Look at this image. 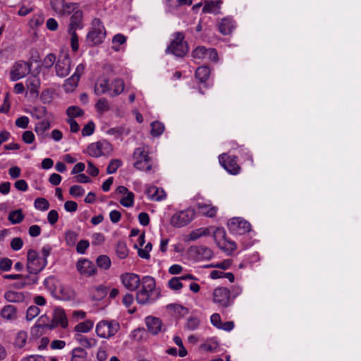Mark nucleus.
Returning <instances> with one entry per match:
<instances>
[{
  "instance_id": "1",
  "label": "nucleus",
  "mask_w": 361,
  "mask_h": 361,
  "mask_svg": "<svg viewBox=\"0 0 361 361\" xmlns=\"http://www.w3.org/2000/svg\"><path fill=\"white\" fill-rule=\"evenodd\" d=\"M140 288L136 293V300L139 304H151L159 297L155 290L156 283L152 276H145L141 279Z\"/></svg>"
},
{
  "instance_id": "2",
  "label": "nucleus",
  "mask_w": 361,
  "mask_h": 361,
  "mask_svg": "<svg viewBox=\"0 0 361 361\" xmlns=\"http://www.w3.org/2000/svg\"><path fill=\"white\" fill-rule=\"evenodd\" d=\"M125 87L124 81L120 78L109 80L106 78L98 80L94 86V92L97 95L107 94L111 97H116L121 94Z\"/></svg>"
},
{
  "instance_id": "3",
  "label": "nucleus",
  "mask_w": 361,
  "mask_h": 361,
  "mask_svg": "<svg viewBox=\"0 0 361 361\" xmlns=\"http://www.w3.org/2000/svg\"><path fill=\"white\" fill-rule=\"evenodd\" d=\"M135 162L133 166L140 171L152 173L157 168V164L149 156V152L145 147L136 148L133 152Z\"/></svg>"
},
{
  "instance_id": "4",
  "label": "nucleus",
  "mask_w": 361,
  "mask_h": 361,
  "mask_svg": "<svg viewBox=\"0 0 361 361\" xmlns=\"http://www.w3.org/2000/svg\"><path fill=\"white\" fill-rule=\"evenodd\" d=\"M47 265V259L40 257L37 251L32 249L27 251L26 267L30 274L37 275Z\"/></svg>"
},
{
  "instance_id": "5",
  "label": "nucleus",
  "mask_w": 361,
  "mask_h": 361,
  "mask_svg": "<svg viewBox=\"0 0 361 361\" xmlns=\"http://www.w3.org/2000/svg\"><path fill=\"white\" fill-rule=\"evenodd\" d=\"M120 324L114 320L104 319L99 322L95 327L97 335L102 338L109 339L119 331Z\"/></svg>"
},
{
  "instance_id": "6",
  "label": "nucleus",
  "mask_w": 361,
  "mask_h": 361,
  "mask_svg": "<svg viewBox=\"0 0 361 361\" xmlns=\"http://www.w3.org/2000/svg\"><path fill=\"white\" fill-rule=\"evenodd\" d=\"M106 37V30L103 23L99 18H94L91 30L87 35V40L91 45H97L103 42Z\"/></svg>"
},
{
  "instance_id": "7",
  "label": "nucleus",
  "mask_w": 361,
  "mask_h": 361,
  "mask_svg": "<svg viewBox=\"0 0 361 361\" xmlns=\"http://www.w3.org/2000/svg\"><path fill=\"white\" fill-rule=\"evenodd\" d=\"M212 302L219 308H227L233 305L231 290L226 287H217L212 292Z\"/></svg>"
},
{
  "instance_id": "8",
  "label": "nucleus",
  "mask_w": 361,
  "mask_h": 361,
  "mask_svg": "<svg viewBox=\"0 0 361 361\" xmlns=\"http://www.w3.org/2000/svg\"><path fill=\"white\" fill-rule=\"evenodd\" d=\"M173 38L167 47L166 51L179 57L183 56L188 52V46L184 42V35L181 32L173 34Z\"/></svg>"
},
{
  "instance_id": "9",
  "label": "nucleus",
  "mask_w": 361,
  "mask_h": 361,
  "mask_svg": "<svg viewBox=\"0 0 361 361\" xmlns=\"http://www.w3.org/2000/svg\"><path fill=\"white\" fill-rule=\"evenodd\" d=\"M112 151L113 147L111 144L106 140L91 143L88 145L86 150L90 156L96 158L109 155Z\"/></svg>"
},
{
  "instance_id": "10",
  "label": "nucleus",
  "mask_w": 361,
  "mask_h": 361,
  "mask_svg": "<svg viewBox=\"0 0 361 361\" xmlns=\"http://www.w3.org/2000/svg\"><path fill=\"white\" fill-rule=\"evenodd\" d=\"M214 238L220 248L231 255L235 250L237 245L234 241L226 238V231L224 228H217L214 231Z\"/></svg>"
},
{
  "instance_id": "11",
  "label": "nucleus",
  "mask_w": 361,
  "mask_h": 361,
  "mask_svg": "<svg viewBox=\"0 0 361 361\" xmlns=\"http://www.w3.org/2000/svg\"><path fill=\"white\" fill-rule=\"evenodd\" d=\"M195 217V211L188 208L174 213L170 220L171 224L176 228L188 225Z\"/></svg>"
},
{
  "instance_id": "12",
  "label": "nucleus",
  "mask_w": 361,
  "mask_h": 361,
  "mask_svg": "<svg viewBox=\"0 0 361 361\" xmlns=\"http://www.w3.org/2000/svg\"><path fill=\"white\" fill-rule=\"evenodd\" d=\"M195 59L216 62L219 59L218 53L214 48H207L204 46L197 47L192 53Z\"/></svg>"
},
{
  "instance_id": "13",
  "label": "nucleus",
  "mask_w": 361,
  "mask_h": 361,
  "mask_svg": "<svg viewBox=\"0 0 361 361\" xmlns=\"http://www.w3.org/2000/svg\"><path fill=\"white\" fill-rule=\"evenodd\" d=\"M229 231L235 235H244L251 229L250 224L240 217L231 219L228 222Z\"/></svg>"
},
{
  "instance_id": "14",
  "label": "nucleus",
  "mask_w": 361,
  "mask_h": 361,
  "mask_svg": "<svg viewBox=\"0 0 361 361\" xmlns=\"http://www.w3.org/2000/svg\"><path fill=\"white\" fill-rule=\"evenodd\" d=\"M71 70V59L68 54L59 55L55 64L56 75L60 78L66 77Z\"/></svg>"
},
{
  "instance_id": "15",
  "label": "nucleus",
  "mask_w": 361,
  "mask_h": 361,
  "mask_svg": "<svg viewBox=\"0 0 361 361\" xmlns=\"http://www.w3.org/2000/svg\"><path fill=\"white\" fill-rule=\"evenodd\" d=\"M220 164L232 175H237L240 172V167L237 164V157L227 156L226 154H222L219 157Z\"/></svg>"
},
{
  "instance_id": "16",
  "label": "nucleus",
  "mask_w": 361,
  "mask_h": 361,
  "mask_svg": "<svg viewBox=\"0 0 361 361\" xmlns=\"http://www.w3.org/2000/svg\"><path fill=\"white\" fill-rule=\"evenodd\" d=\"M68 321L64 310L60 307L56 308L54 310L51 322L47 324L48 329H54L58 326L66 329L68 327Z\"/></svg>"
},
{
  "instance_id": "17",
  "label": "nucleus",
  "mask_w": 361,
  "mask_h": 361,
  "mask_svg": "<svg viewBox=\"0 0 361 361\" xmlns=\"http://www.w3.org/2000/svg\"><path fill=\"white\" fill-rule=\"evenodd\" d=\"M30 71V66L25 61H19L16 62L11 70V80L12 81L18 80L24 78Z\"/></svg>"
},
{
  "instance_id": "18",
  "label": "nucleus",
  "mask_w": 361,
  "mask_h": 361,
  "mask_svg": "<svg viewBox=\"0 0 361 361\" xmlns=\"http://www.w3.org/2000/svg\"><path fill=\"white\" fill-rule=\"evenodd\" d=\"M121 281L126 289L134 291L137 289L141 279L136 274L125 273L121 276Z\"/></svg>"
},
{
  "instance_id": "19",
  "label": "nucleus",
  "mask_w": 361,
  "mask_h": 361,
  "mask_svg": "<svg viewBox=\"0 0 361 361\" xmlns=\"http://www.w3.org/2000/svg\"><path fill=\"white\" fill-rule=\"evenodd\" d=\"M76 269L80 274L91 276L97 273L95 265L87 259H80L76 263Z\"/></svg>"
},
{
  "instance_id": "20",
  "label": "nucleus",
  "mask_w": 361,
  "mask_h": 361,
  "mask_svg": "<svg viewBox=\"0 0 361 361\" xmlns=\"http://www.w3.org/2000/svg\"><path fill=\"white\" fill-rule=\"evenodd\" d=\"M145 324L147 330L153 335H157L165 331V326L162 321L158 317L148 316L145 318Z\"/></svg>"
},
{
  "instance_id": "21",
  "label": "nucleus",
  "mask_w": 361,
  "mask_h": 361,
  "mask_svg": "<svg viewBox=\"0 0 361 361\" xmlns=\"http://www.w3.org/2000/svg\"><path fill=\"white\" fill-rule=\"evenodd\" d=\"M145 194L147 197L152 201H162L166 199V194L162 188L157 186H148L146 189Z\"/></svg>"
},
{
  "instance_id": "22",
  "label": "nucleus",
  "mask_w": 361,
  "mask_h": 361,
  "mask_svg": "<svg viewBox=\"0 0 361 361\" xmlns=\"http://www.w3.org/2000/svg\"><path fill=\"white\" fill-rule=\"evenodd\" d=\"M75 341L79 343L82 348L90 349L97 346L98 341L94 337H87L80 334H74Z\"/></svg>"
},
{
  "instance_id": "23",
  "label": "nucleus",
  "mask_w": 361,
  "mask_h": 361,
  "mask_svg": "<svg viewBox=\"0 0 361 361\" xmlns=\"http://www.w3.org/2000/svg\"><path fill=\"white\" fill-rule=\"evenodd\" d=\"M223 0H205L202 12L204 13L219 14Z\"/></svg>"
},
{
  "instance_id": "24",
  "label": "nucleus",
  "mask_w": 361,
  "mask_h": 361,
  "mask_svg": "<svg viewBox=\"0 0 361 361\" xmlns=\"http://www.w3.org/2000/svg\"><path fill=\"white\" fill-rule=\"evenodd\" d=\"M2 319L7 322H13L18 318V310L13 305H5L0 312Z\"/></svg>"
},
{
  "instance_id": "25",
  "label": "nucleus",
  "mask_w": 361,
  "mask_h": 361,
  "mask_svg": "<svg viewBox=\"0 0 361 361\" xmlns=\"http://www.w3.org/2000/svg\"><path fill=\"white\" fill-rule=\"evenodd\" d=\"M196 206L200 213L209 217L214 216L217 212V207L212 206L209 201H199Z\"/></svg>"
},
{
  "instance_id": "26",
  "label": "nucleus",
  "mask_w": 361,
  "mask_h": 361,
  "mask_svg": "<svg viewBox=\"0 0 361 361\" xmlns=\"http://www.w3.org/2000/svg\"><path fill=\"white\" fill-rule=\"evenodd\" d=\"M235 28V21L230 17H226L221 20L219 30L224 35H229Z\"/></svg>"
},
{
  "instance_id": "27",
  "label": "nucleus",
  "mask_w": 361,
  "mask_h": 361,
  "mask_svg": "<svg viewBox=\"0 0 361 361\" xmlns=\"http://www.w3.org/2000/svg\"><path fill=\"white\" fill-rule=\"evenodd\" d=\"M40 84V79L36 75L29 76L25 81V85L27 90H29L30 94H38Z\"/></svg>"
},
{
  "instance_id": "28",
  "label": "nucleus",
  "mask_w": 361,
  "mask_h": 361,
  "mask_svg": "<svg viewBox=\"0 0 361 361\" xmlns=\"http://www.w3.org/2000/svg\"><path fill=\"white\" fill-rule=\"evenodd\" d=\"M74 290L68 286L61 285L59 288L57 298L62 300H72L75 298Z\"/></svg>"
},
{
  "instance_id": "29",
  "label": "nucleus",
  "mask_w": 361,
  "mask_h": 361,
  "mask_svg": "<svg viewBox=\"0 0 361 361\" xmlns=\"http://www.w3.org/2000/svg\"><path fill=\"white\" fill-rule=\"evenodd\" d=\"M38 282L37 275H22L20 281H17L14 283V286L18 288H23L26 286L36 284Z\"/></svg>"
},
{
  "instance_id": "30",
  "label": "nucleus",
  "mask_w": 361,
  "mask_h": 361,
  "mask_svg": "<svg viewBox=\"0 0 361 361\" xmlns=\"http://www.w3.org/2000/svg\"><path fill=\"white\" fill-rule=\"evenodd\" d=\"M94 321L91 319H86L84 322H80L74 327L75 334H87L89 333L94 326Z\"/></svg>"
},
{
  "instance_id": "31",
  "label": "nucleus",
  "mask_w": 361,
  "mask_h": 361,
  "mask_svg": "<svg viewBox=\"0 0 361 361\" xmlns=\"http://www.w3.org/2000/svg\"><path fill=\"white\" fill-rule=\"evenodd\" d=\"M82 13L80 11H75V13L73 14V16L71 18V23L68 27V30H73L76 31V30L82 29Z\"/></svg>"
},
{
  "instance_id": "32",
  "label": "nucleus",
  "mask_w": 361,
  "mask_h": 361,
  "mask_svg": "<svg viewBox=\"0 0 361 361\" xmlns=\"http://www.w3.org/2000/svg\"><path fill=\"white\" fill-rule=\"evenodd\" d=\"M166 308L176 317H183L188 313L187 307L178 304H169L166 306Z\"/></svg>"
},
{
  "instance_id": "33",
  "label": "nucleus",
  "mask_w": 361,
  "mask_h": 361,
  "mask_svg": "<svg viewBox=\"0 0 361 361\" xmlns=\"http://www.w3.org/2000/svg\"><path fill=\"white\" fill-rule=\"evenodd\" d=\"M210 234V230L209 228H199L192 231L188 235L189 240H196L201 237L207 236Z\"/></svg>"
},
{
  "instance_id": "34",
  "label": "nucleus",
  "mask_w": 361,
  "mask_h": 361,
  "mask_svg": "<svg viewBox=\"0 0 361 361\" xmlns=\"http://www.w3.org/2000/svg\"><path fill=\"white\" fill-rule=\"evenodd\" d=\"M87 356V351L81 347L75 348L71 351V361H86Z\"/></svg>"
},
{
  "instance_id": "35",
  "label": "nucleus",
  "mask_w": 361,
  "mask_h": 361,
  "mask_svg": "<svg viewBox=\"0 0 361 361\" xmlns=\"http://www.w3.org/2000/svg\"><path fill=\"white\" fill-rule=\"evenodd\" d=\"M4 298L10 302H19L23 300L24 296L21 293L8 290L4 293Z\"/></svg>"
},
{
  "instance_id": "36",
  "label": "nucleus",
  "mask_w": 361,
  "mask_h": 361,
  "mask_svg": "<svg viewBox=\"0 0 361 361\" xmlns=\"http://www.w3.org/2000/svg\"><path fill=\"white\" fill-rule=\"evenodd\" d=\"M210 75V69L208 66H202L197 68L196 78L202 82H205Z\"/></svg>"
},
{
  "instance_id": "37",
  "label": "nucleus",
  "mask_w": 361,
  "mask_h": 361,
  "mask_svg": "<svg viewBox=\"0 0 361 361\" xmlns=\"http://www.w3.org/2000/svg\"><path fill=\"white\" fill-rule=\"evenodd\" d=\"M50 122L47 119H44L36 124L35 131L38 136H43L44 133L50 128Z\"/></svg>"
},
{
  "instance_id": "38",
  "label": "nucleus",
  "mask_w": 361,
  "mask_h": 361,
  "mask_svg": "<svg viewBox=\"0 0 361 361\" xmlns=\"http://www.w3.org/2000/svg\"><path fill=\"white\" fill-rule=\"evenodd\" d=\"M78 82L79 80L75 76L71 75L64 81L63 87L66 92H71L78 86Z\"/></svg>"
},
{
  "instance_id": "39",
  "label": "nucleus",
  "mask_w": 361,
  "mask_h": 361,
  "mask_svg": "<svg viewBox=\"0 0 361 361\" xmlns=\"http://www.w3.org/2000/svg\"><path fill=\"white\" fill-rule=\"evenodd\" d=\"M27 340V334L25 331H20L17 333L15 338V345L18 348H23Z\"/></svg>"
},
{
  "instance_id": "40",
  "label": "nucleus",
  "mask_w": 361,
  "mask_h": 361,
  "mask_svg": "<svg viewBox=\"0 0 361 361\" xmlns=\"http://www.w3.org/2000/svg\"><path fill=\"white\" fill-rule=\"evenodd\" d=\"M126 42V37L122 34L116 35L112 39V47L111 48L118 51L121 50V46L124 44Z\"/></svg>"
},
{
  "instance_id": "41",
  "label": "nucleus",
  "mask_w": 361,
  "mask_h": 361,
  "mask_svg": "<svg viewBox=\"0 0 361 361\" xmlns=\"http://www.w3.org/2000/svg\"><path fill=\"white\" fill-rule=\"evenodd\" d=\"M195 252L200 258L210 259L213 255L212 250L206 246H199L195 248Z\"/></svg>"
},
{
  "instance_id": "42",
  "label": "nucleus",
  "mask_w": 361,
  "mask_h": 361,
  "mask_svg": "<svg viewBox=\"0 0 361 361\" xmlns=\"http://www.w3.org/2000/svg\"><path fill=\"white\" fill-rule=\"evenodd\" d=\"M151 135L153 137L160 136L164 130V125L159 121H153L151 123Z\"/></svg>"
},
{
  "instance_id": "43",
  "label": "nucleus",
  "mask_w": 361,
  "mask_h": 361,
  "mask_svg": "<svg viewBox=\"0 0 361 361\" xmlns=\"http://www.w3.org/2000/svg\"><path fill=\"white\" fill-rule=\"evenodd\" d=\"M97 265L104 270H107L110 268L111 262L110 258L107 255H99L96 260Z\"/></svg>"
},
{
  "instance_id": "44",
  "label": "nucleus",
  "mask_w": 361,
  "mask_h": 361,
  "mask_svg": "<svg viewBox=\"0 0 361 361\" xmlns=\"http://www.w3.org/2000/svg\"><path fill=\"white\" fill-rule=\"evenodd\" d=\"M23 218H24V216L20 209H16V210L12 211L8 214V220L13 224H17L20 223L23 221Z\"/></svg>"
},
{
  "instance_id": "45",
  "label": "nucleus",
  "mask_w": 361,
  "mask_h": 361,
  "mask_svg": "<svg viewBox=\"0 0 361 361\" xmlns=\"http://www.w3.org/2000/svg\"><path fill=\"white\" fill-rule=\"evenodd\" d=\"M219 347L218 343L213 338L207 340L201 345V348L207 352H214Z\"/></svg>"
},
{
  "instance_id": "46",
  "label": "nucleus",
  "mask_w": 361,
  "mask_h": 361,
  "mask_svg": "<svg viewBox=\"0 0 361 361\" xmlns=\"http://www.w3.org/2000/svg\"><path fill=\"white\" fill-rule=\"evenodd\" d=\"M78 235L76 232L69 230L65 233L66 243L68 246L73 247L76 245Z\"/></svg>"
},
{
  "instance_id": "47",
  "label": "nucleus",
  "mask_w": 361,
  "mask_h": 361,
  "mask_svg": "<svg viewBox=\"0 0 361 361\" xmlns=\"http://www.w3.org/2000/svg\"><path fill=\"white\" fill-rule=\"evenodd\" d=\"M116 255L120 259H125L128 255V249L124 242H118L116 249Z\"/></svg>"
},
{
  "instance_id": "48",
  "label": "nucleus",
  "mask_w": 361,
  "mask_h": 361,
  "mask_svg": "<svg viewBox=\"0 0 361 361\" xmlns=\"http://www.w3.org/2000/svg\"><path fill=\"white\" fill-rule=\"evenodd\" d=\"M134 194L129 191L126 195H123L120 200V203L125 207H131L134 204Z\"/></svg>"
},
{
  "instance_id": "49",
  "label": "nucleus",
  "mask_w": 361,
  "mask_h": 361,
  "mask_svg": "<svg viewBox=\"0 0 361 361\" xmlns=\"http://www.w3.org/2000/svg\"><path fill=\"white\" fill-rule=\"evenodd\" d=\"M200 321L197 317H190L185 323V327L189 331H195L200 326Z\"/></svg>"
},
{
  "instance_id": "50",
  "label": "nucleus",
  "mask_w": 361,
  "mask_h": 361,
  "mask_svg": "<svg viewBox=\"0 0 361 361\" xmlns=\"http://www.w3.org/2000/svg\"><path fill=\"white\" fill-rule=\"evenodd\" d=\"M51 4L52 8L56 13L64 15L65 0H53Z\"/></svg>"
},
{
  "instance_id": "51",
  "label": "nucleus",
  "mask_w": 361,
  "mask_h": 361,
  "mask_svg": "<svg viewBox=\"0 0 361 361\" xmlns=\"http://www.w3.org/2000/svg\"><path fill=\"white\" fill-rule=\"evenodd\" d=\"M35 207L40 211H46L49 207V202L42 197H38L35 200Z\"/></svg>"
},
{
  "instance_id": "52",
  "label": "nucleus",
  "mask_w": 361,
  "mask_h": 361,
  "mask_svg": "<svg viewBox=\"0 0 361 361\" xmlns=\"http://www.w3.org/2000/svg\"><path fill=\"white\" fill-rule=\"evenodd\" d=\"M66 113L69 118H74L75 117L82 116L84 111L78 106H71L67 109Z\"/></svg>"
},
{
  "instance_id": "53",
  "label": "nucleus",
  "mask_w": 361,
  "mask_h": 361,
  "mask_svg": "<svg viewBox=\"0 0 361 361\" xmlns=\"http://www.w3.org/2000/svg\"><path fill=\"white\" fill-rule=\"evenodd\" d=\"M122 165V161L118 159H113L109 164L106 172L108 174L114 173L117 169Z\"/></svg>"
},
{
  "instance_id": "54",
  "label": "nucleus",
  "mask_w": 361,
  "mask_h": 361,
  "mask_svg": "<svg viewBox=\"0 0 361 361\" xmlns=\"http://www.w3.org/2000/svg\"><path fill=\"white\" fill-rule=\"evenodd\" d=\"M107 293L106 289L104 286H98L94 289L93 298L95 300H100L106 296Z\"/></svg>"
},
{
  "instance_id": "55",
  "label": "nucleus",
  "mask_w": 361,
  "mask_h": 361,
  "mask_svg": "<svg viewBox=\"0 0 361 361\" xmlns=\"http://www.w3.org/2000/svg\"><path fill=\"white\" fill-rule=\"evenodd\" d=\"M40 312V310L38 307L32 305L28 307L26 312V319L31 321L35 318Z\"/></svg>"
},
{
  "instance_id": "56",
  "label": "nucleus",
  "mask_w": 361,
  "mask_h": 361,
  "mask_svg": "<svg viewBox=\"0 0 361 361\" xmlns=\"http://www.w3.org/2000/svg\"><path fill=\"white\" fill-rule=\"evenodd\" d=\"M169 287L174 290H179L182 288L183 284L180 281V278L179 277H173L168 282Z\"/></svg>"
},
{
  "instance_id": "57",
  "label": "nucleus",
  "mask_w": 361,
  "mask_h": 361,
  "mask_svg": "<svg viewBox=\"0 0 361 361\" xmlns=\"http://www.w3.org/2000/svg\"><path fill=\"white\" fill-rule=\"evenodd\" d=\"M56 55L54 54H47L43 61H42V66L43 67H44L45 68H50L51 67H52V66L54 64V63L56 62Z\"/></svg>"
},
{
  "instance_id": "58",
  "label": "nucleus",
  "mask_w": 361,
  "mask_h": 361,
  "mask_svg": "<svg viewBox=\"0 0 361 361\" xmlns=\"http://www.w3.org/2000/svg\"><path fill=\"white\" fill-rule=\"evenodd\" d=\"M152 245L151 243H148L145 248L138 249L137 253L140 257L142 259H149L150 257L149 252L152 250Z\"/></svg>"
},
{
  "instance_id": "59",
  "label": "nucleus",
  "mask_w": 361,
  "mask_h": 361,
  "mask_svg": "<svg viewBox=\"0 0 361 361\" xmlns=\"http://www.w3.org/2000/svg\"><path fill=\"white\" fill-rule=\"evenodd\" d=\"M68 33L71 35V47L74 51H76L79 48L78 37L76 31L73 30H68Z\"/></svg>"
},
{
  "instance_id": "60",
  "label": "nucleus",
  "mask_w": 361,
  "mask_h": 361,
  "mask_svg": "<svg viewBox=\"0 0 361 361\" xmlns=\"http://www.w3.org/2000/svg\"><path fill=\"white\" fill-rule=\"evenodd\" d=\"M13 262L8 258H3L0 260V271H8L12 267Z\"/></svg>"
},
{
  "instance_id": "61",
  "label": "nucleus",
  "mask_w": 361,
  "mask_h": 361,
  "mask_svg": "<svg viewBox=\"0 0 361 361\" xmlns=\"http://www.w3.org/2000/svg\"><path fill=\"white\" fill-rule=\"evenodd\" d=\"M69 192L73 197H81L85 194V190L82 186L75 185L71 187Z\"/></svg>"
},
{
  "instance_id": "62",
  "label": "nucleus",
  "mask_w": 361,
  "mask_h": 361,
  "mask_svg": "<svg viewBox=\"0 0 361 361\" xmlns=\"http://www.w3.org/2000/svg\"><path fill=\"white\" fill-rule=\"evenodd\" d=\"M90 246V243L87 240H81L76 245V250L79 254H85L86 250Z\"/></svg>"
},
{
  "instance_id": "63",
  "label": "nucleus",
  "mask_w": 361,
  "mask_h": 361,
  "mask_svg": "<svg viewBox=\"0 0 361 361\" xmlns=\"http://www.w3.org/2000/svg\"><path fill=\"white\" fill-rule=\"evenodd\" d=\"M97 111L100 112H105L109 110V106L107 100L105 98H101L96 104Z\"/></svg>"
},
{
  "instance_id": "64",
  "label": "nucleus",
  "mask_w": 361,
  "mask_h": 361,
  "mask_svg": "<svg viewBox=\"0 0 361 361\" xmlns=\"http://www.w3.org/2000/svg\"><path fill=\"white\" fill-rule=\"evenodd\" d=\"M29 122V118L27 116H23L16 119V126L18 128L25 129L28 127Z\"/></svg>"
}]
</instances>
